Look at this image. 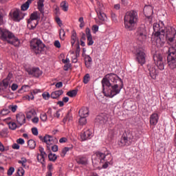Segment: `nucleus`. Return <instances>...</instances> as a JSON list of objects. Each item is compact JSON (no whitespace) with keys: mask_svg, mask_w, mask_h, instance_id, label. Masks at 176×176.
<instances>
[{"mask_svg":"<svg viewBox=\"0 0 176 176\" xmlns=\"http://www.w3.org/2000/svg\"><path fill=\"white\" fill-rule=\"evenodd\" d=\"M101 82L105 97H109V98H113L115 96L120 94L124 85L122 78L114 73L106 74Z\"/></svg>","mask_w":176,"mask_h":176,"instance_id":"f257e3e1","label":"nucleus"},{"mask_svg":"<svg viewBox=\"0 0 176 176\" xmlns=\"http://www.w3.org/2000/svg\"><path fill=\"white\" fill-rule=\"evenodd\" d=\"M153 31L155 32V36L156 37L157 41L164 43L166 38L168 43H173L175 38V29L171 28V26L166 28L162 21H160L158 23H154Z\"/></svg>","mask_w":176,"mask_h":176,"instance_id":"f03ea898","label":"nucleus"},{"mask_svg":"<svg viewBox=\"0 0 176 176\" xmlns=\"http://www.w3.org/2000/svg\"><path fill=\"white\" fill-rule=\"evenodd\" d=\"M139 21L138 13L136 10L126 12L124 18V25L126 30L131 32L136 29Z\"/></svg>","mask_w":176,"mask_h":176,"instance_id":"7ed1b4c3","label":"nucleus"},{"mask_svg":"<svg viewBox=\"0 0 176 176\" xmlns=\"http://www.w3.org/2000/svg\"><path fill=\"white\" fill-rule=\"evenodd\" d=\"M133 138L134 133L133 130H126L120 140L118 141V145L120 146H128L132 144Z\"/></svg>","mask_w":176,"mask_h":176,"instance_id":"20e7f679","label":"nucleus"},{"mask_svg":"<svg viewBox=\"0 0 176 176\" xmlns=\"http://www.w3.org/2000/svg\"><path fill=\"white\" fill-rule=\"evenodd\" d=\"M14 34L8 30L7 29H3L0 28V39L3 41V42H8L10 45H14V41H10V39H14Z\"/></svg>","mask_w":176,"mask_h":176,"instance_id":"39448f33","label":"nucleus"},{"mask_svg":"<svg viewBox=\"0 0 176 176\" xmlns=\"http://www.w3.org/2000/svg\"><path fill=\"white\" fill-rule=\"evenodd\" d=\"M30 47L32 51L38 55V54H41L44 51L45 45L42 43L41 40L33 38L30 42Z\"/></svg>","mask_w":176,"mask_h":176,"instance_id":"423d86ee","label":"nucleus"},{"mask_svg":"<svg viewBox=\"0 0 176 176\" xmlns=\"http://www.w3.org/2000/svg\"><path fill=\"white\" fill-rule=\"evenodd\" d=\"M168 65L170 69L176 67V50L174 47H170L168 50L167 56Z\"/></svg>","mask_w":176,"mask_h":176,"instance_id":"0eeeda50","label":"nucleus"},{"mask_svg":"<svg viewBox=\"0 0 176 176\" xmlns=\"http://www.w3.org/2000/svg\"><path fill=\"white\" fill-rule=\"evenodd\" d=\"M41 18L39 12H33L30 14V17L28 21V25H31L32 29H35L38 24V20Z\"/></svg>","mask_w":176,"mask_h":176,"instance_id":"6e6552de","label":"nucleus"},{"mask_svg":"<svg viewBox=\"0 0 176 176\" xmlns=\"http://www.w3.org/2000/svg\"><path fill=\"white\" fill-rule=\"evenodd\" d=\"M155 64L160 70H164L166 65V60L164 59L161 54H155L153 55Z\"/></svg>","mask_w":176,"mask_h":176,"instance_id":"1a4fd4ad","label":"nucleus"},{"mask_svg":"<svg viewBox=\"0 0 176 176\" xmlns=\"http://www.w3.org/2000/svg\"><path fill=\"white\" fill-rule=\"evenodd\" d=\"M96 156H98V157H99L100 162H102V160H105V163H104V165H102V167L104 168H107L108 166H109V160H112L113 157L111 155V153H103L102 152H97L96 153Z\"/></svg>","mask_w":176,"mask_h":176,"instance_id":"9d476101","label":"nucleus"},{"mask_svg":"<svg viewBox=\"0 0 176 176\" xmlns=\"http://www.w3.org/2000/svg\"><path fill=\"white\" fill-rule=\"evenodd\" d=\"M147 32L145 26H140L136 33V38L139 41L143 42L146 40Z\"/></svg>","mask_w":176,"mask_h":176,"instance_id":"9b49d317","label":"nucleus"},{"mask_svg":"<svg viewBox=\"0 0 176 176\" xmlns=\"http://www.w3.org/2000/svg\"><path fill=\"white\" fill-rule=\"evenodd\" d=\"M146 55L143 50H138L136 52V60L140 65H144Z\"/></svg>","mask_w":176,"mask_h":176,"instance_id":"f8f14e48","label":"nucleus"},{"mask_svg":"<svg viewBox=\"0 0 176 176\" xmlns=\"http://www.w3.org/2000/svg\"><path fill=\"white\" fill-rule=\"evenodd\" d=\"M147 69L148 70V74L151 78L155 80L157 76L159 74L158 70L156 69L154 65H147Z\"/></svg>","mask_w":176,"mask_h":176,"instance_id":"ddd939ff","label":"nucleus"},{"mask_svg":"<svg viewBox=\"0 0 176 176\" xmlns=\"http://www.w3.org/2000/svg\"><path fill=\"white\" fill-rule=\"evenodd\" d=\"M26 72H28V74H31L32 76H34V77H40L42 76V70L39 69V67H29L25 69Z\"/></svg>","mask_w":176,"mask_h":176,"instance_id":"4468645a","label":"nucleus"},{"mask_svg":"<svg viewBox=\"0 0 176 176\" xmlns=\"http://www.w3.org/2000/svg\"><path fill=\"white\" fill-rule=\"evenodd\" d=\"M93 137V133L91 130H83L80 134V138L82 141H86V140H90Z\"/></svg>","mask_w":176,"mask_h":176,"instance_id":"2eb2a0df","label":"nucleus"},{"mask_svg":"<svg viewBox=\"0 0 176 176\" xmlns=\"http://www.w3.org/2000/svg\"><path fill=\"white\" fill-rule=\"evenodd\" d=\"M10 16L14 21H20L21 18L20 17V10H13L10 11Z\"/></svg>","mask_w":176,"mask_h":176,"instance_id":"dca6fc26","label":"nucleus"},{"mask_svg":"<svg viewBox=\"0 0 176 176\" xmlns=\"http://www.w3.org/2000/svg\"><path fill=\"white\" fill-rule=\"evenodd\" d=\"M54 140L55 138L52 137V135H46L44 137V142L47 144V148L48 149H50V145H53L54 144Z\"/></svg>","mask_w":176,"mask_h":176,"instance_id":"f3484780","label":"nucleus"},{"mask_svg":"<svg viewBox=\"0 0 176 176\" xmlns=\"http://www.w3.org/2000/svg\"><path fill=\"white\" fill-rule=\"evenodd\" d=\"M107 120L108 119L105 115H98L95 119V123H96V124H104V123L107 122Z\"/></svg>","mask_w":176,"mask_h":176,"instance_id":"a211bd4d","label":"nucleus"},{"mask_svg":"<svg viewBox=\"0 0 176 176\" xmlns=\"http://www.w3.org/2000/svg\"><path fill=\"white\" fill-rule=\"evenodd\" d=\"M9 85H10V76L8 75L6 79H3L0 82V90L7 89L9 87Z\"/></svg>","mask_w":176,"mask_h":176,"instance_id":"6ab92c4d","label":"nucleus"},{"mask_svg":"<svg viewBox=\"0 0 176 176\" xmlns=\"http://www.w3.org/2000/svg\"><path fill=\"white\" fill-rule=\"evenodd\" d=\"M159 119L160 118H159L158 113H152V115L150 116V120H149L150 125L156 126V124H157L158 123Z\"/></svg>","mask_w":176,"mask_h":176,"instance_id":"aec40b11","label":"nucleus"},{"mask_svg":"<svg viewBox=\"0 0 176 176\" xmlns=\"http://www.w3.org/2000/svg\"><path fill=\"white\" fill-rule=\"evenodd\" d=\"M144 13L146 17L150 18L151 14H153V10L152 6H151V5H147L146 6H144Z\"/></svg>","mask_w":176,"mask_h":176,"instance_id":"412c9836","label":"nucleus"},{"mask_svg":"<svg viewBox=\"0 0 176 176\" xmlns=\"http://www.w3.org/2000/svg\"><path fill=\"white\" fill-rule=\"evenodd\" d=\"M89 115V108L83 107L79 111V116H83L85 119H87V116Z\"/></svg>","mask_w":176,"mask_h":176,"instance_id":"4be33fe9","label":"nucleus"},{"mask_svg":"<svg viewBox=\"0 0 176 176\" xmlns=\"http://www.w3.org/2000/svg\"><path fill=\"white\" fill-rule=\"evenodd\" d=\"M63 93L64 91L63 89H58L57 91H54V92H52L51 97L52 98H58V97L62 96Z\"/></svg>","mask_w":176,"mask_h":176,"instance_id":"5701e85b","label":"nucleus"},{"mask_svg":"<svg viewBox=\"0 0 176 176\" xmlns=\"http://www.w3.org/2000/svg\"><path fill=\"white\" fill-rule=\"evenodd\" d=\"M76 162L79 164H87V157H86V156H77Z\"/></svg>","mask_w":176,"mask_h":176,"instance_id":"b1692460","label":"nucleus"},{"mask_svg":"<svg viewBox=\"0 0 176 176\" xmlns=\"http://www.w3.org/2000/svg\"><path fill=\"white\" fill-rule=\"evenodd\" d=\"M96 13L98 14V19L100 20H102V21H104L105 18L107 17V14L104 13V12H102L100 9L96 10Z\"/></svg>","mask_w":176,"mask_h":176,"instance_id":"393cba45","label":"nucleus"},{"mask_svg":"<svg viewBox=\"0 0 176 176\" xmlns=\"http://www.w3.org/2000/svg\"><path fill=\"white\" fill-rule=\"evenodd\" d=\"M44 2H45V0H39L37 2L38 9V10H40L41 13H44V9H43V6H45Z\"/></svg>","mask_w":176,"mask_h":176,"instance_id":"a878e982","label":"nucleus"},{"mask_svg":"<svg viewBox=\"0 0 176 176\" xmlns=\"http://www.w3.org/2000/svg\"><path fill=\"white\" fill-rule=\"evenodd\" d=\"M91 63H92V58L89 55H87V56H85L86 67L88 68L91 67Z\"/></svg>","mask_w":176,"mask_h":176,"instance_id":"bb28decb","label":"nucleus"},{"mask_svg":"<svg viewBox=\"0 0 176 176\" xmlns=\"http://www.w3.org/2000/svg\"><path fill=\"white\" fill-rule=\"evenodd\" d=\"M60 8H62V10H64V12H67L69 9L68 2H67V1H62V2H60Z\"/></svg>","mask_w":176,"mask_h":176,"instance_id":"cd10ccee","label":"nucleus"},{"mask_svg":"<svg viewBox=\"0 0 176 176\" xmlns=\"http://www.w3.org/2000/svg\"><path fill=\"white\" fill-rule=\"evenodd\" d=\"M36 112L34 109H31L28 112L26 113V118L27 119H32L34 116H36Z\"/></svg>","mask_w":176,"mask_h":176,"instance_id":"c85d7f7f","label":"nucleus"},{"mask_svg":"<svg viewBox=\"0 0 176 176\" xmlns=\"http://www.w3.org/2000/svg\"><path fill=\"white\" fill-rule=\"evenodd\" d=\"M28 146H29V148H30V149H34L36 146V141H34V140H29L28 141Z\"/></svg>","mask_w":176,"mask_h":176,"instance_id":"c756f323","label":"nucleus"},{"mask_svg":"<svg viewBox=\"0 0 176 176\" xmlns=\"http://www.w3.org/2000/svg\"><path fill=\"white\" fill-rule=\"evenodd\" d=\"M16 122L19 126H23V113L16 114Z\"/></svg>","mask_w":176,"mask_h":176,"instance_id":"7c9ffc66","label":"nucleus"},{"mask_svg":"<svg viewBox=\"0 0 176 176\" xmlns=\"http://www.w3.org/2000/svg\"><path fill=\"white\" fill-rule=\"evenodd\" d=\"M31 163L32 160H30V159H26L25 157H23V167H25V168H29Z\"/></svg>","mask_w":176,"mask_h":176,"instance_id":"2f4dec72","label":"nucleus"},{"mask_svg":"<svg viewBox=\"0 0 176 176\" xmlns=\"http://www.w3.org/2000/svg\"><path fill=\"white\" fill-rule=\"evenodd\" d=\"M8 134H9V131L8 128H3L2 131L0 132V135L3 138H6V137H8Z\"/></svg>","mask_w":176,"mask_h":176,"instance_id":"473e14b6","label":"nucleus"},{"mask_svg":"<svg viewBox=\"0 0 176 176\" xmlns=\"http://www.w3.org/2000/svg\"><path fill=\"white\" fill-rule=\"evenodd\" d=\"M3 9H0V25H3L5 22L3 21V17L5 16Z\"/></svg>","mask_w":176,"mask_h":176,"instance_id":"72a5a7b5","label":"nucleus"},{"mask_svg":"<svg viewBox=\"0 0 176 176\" xmlns=\"http://www.w3.org/2000/svg\"><path fill=\"white\" fill-rule=\"evenodd\" d=\"M76 94H78V91H76V89H72V91H68V92H67V96L69 97H75Z\"/></svg>","mask_w":176,"mask_h":176,"instance_id":"f704fd0d","label":"nucleus"},{"mask_svg":"<svg viewBox=\"0 0 176 176\" xmlns=\"http://www.w3.org/2000/svg\"><path fill=\"white\" fill-rule=\"evenodd\" d=\"M32 1L34 0H28L25 3H23V11L24 10H28V9L30 8V3H32Z\"/></svg>","mask_w":176,"mask_h":176,"instance_id":"c9c22d12","label":"nucleus"},{"mask_svg":"<svg viewBox=\"0 0 176 176\" xmlns=\"http://www.w3.org/2000/svg\"><path fill=\"white\" fill-rule=\"evenodd\" d=\"M57 157H58L57 155H56V153H52V152H51L48 155V158L50 159V160H52L53 162L56 160Z\"/></svg>","mask_w":176,"mask_h":176,"instance_id":"e433bc0d","label":"nucleus"},{"mask_svg":"<svg viewBox=\"0 0 176 176\" xmlns=\"http://www.w3.org/2000/svg\"><path fill=\"white\" fill-rule=\"evenodd\" d=\"M87 119H85L84 116H80L79 124H80L81 126H84L85 124H87Z\"/></svg>","mask_w":176,"mask_h":176,"instance_id":"4c0bfd02","label":"nucleus"},{"mask_svg":"<svg viewBox=\"0 0 176 176\" xmlns=\"http://www.w3.org/2000/svg\"><path fill=\"white\" fill-rule=\"evenodd\" d=\"M54 12L56 16H58L60 14V8L58 6V5H54L53 6Z\"/></svg>","mask_w":176,"mask_h":176,"instance_id":"58836bf2","label":"nucleus"},{"mask_svg":"<svg viewBox=\"0 0 176 176\" xmlns=\"http://www.w3.org/2000/svg\"><path fill=\"white\" fill-rule=\"evenodd\" d=\"M23 100H28V101H30V100H34V95L31 92L30 95H25V96H23Z\"/></svg>","mask_w":176,"mask_h":176,"instance_id":"ea45409f","label":"nucleus"},{"mask_svg":"<svg viewBox=\"0 0 176 176\" xmlns=\"http://www.w3.org/2000/svg\"><path fill=\"white\" fill-rule=\"evenodd\" d=\"M90 74H89V73H87V74H85V76H84L83 77V82H85V84H87V82H89V81L90 80Z\"/></svg>","mask_w":176,"mask_h":176,"instance_id":"a19ab883","label":"nucleus"},{"mask_svg":"<svg viewBox=\"0 0 176 176\" xmlns=\"http://www.w3.org/2000/svg\"><path fill=\"white\" fill-rule=\"evenodd\" d=\"M69 149H71V148L69 146H65V148L62 149V153H60V155L63 157L65 156L66 153L69 151Z\"/></svg>","mask_w":176,"mask_h":176,"instance_id":"79ce46f5","label":"nucleus"},{"mask_svg":"<svg viewBox=\"0 0 176 176\" xmlns=\"http://www.w3.org/2000/svg\"><path fill=\"white\" fill-rule=\"evenodd\" d=\"M65 32L63 29H60V32H59V36L60 37V40H65Z\"/></svg>","mask_w":176,"mask_h":176,"instance_id":"37998d69","label":"nucleus"},{"mask_svg":"<svg viewBox=\"0 0 176 176\" xmlns=\"http://www.w3.org/2000/svg\"><path fill=\"white\" fill-rule=\"evenodd\" d=\"M111 17L112 21H114V23H117L118 21V17L116 13H114L113 12H111Z\"/></svg>","mask_w":176,"mask_h":176,"instance_id":"c03bdc74","label":"nucleus"},{"mask_svg":"<svg viewBox=\"0 0 176 176\" xmlns=\"http://www.w3.org/2000/svg\"><path fill=\"white\" fill-rule=\"evenodd\" d=\"M47 168L50 171V176H52L53 175V170H54V166L52 165V163H49L47 166Z\"/></svg>","mask_w":176,"mask_h":176,"instance_id":"a18cd8bd","label":"nucleus"},{"mask_svg":"<svg viewBox=\"0 0 176 176\" xmlns=\"http://www.w3.org/2000/svg\"><path fill=\"white\" fill-rule=\"evenodd\" d=\"M93 44H94V41L93 40V37L91 34V32H90V34L88 38V43H87V45H93Z\"/></svg>","mask_w":176,"mask_h":176,"instance_id":"49530a36","label":"nucleus"},{"mask_svg":"<svg viewBox=\"0 0 176 176\" xmlns=\"http://www.w3.org/2000/svg\"><path fill=\"white\" fill-rule=\"evenodd\" d=\"M16 127H17V124L15 122H10L9 123V128L11 130H16Z\"/></svg>","mask_w":176,"mask_h":176,"instance_id":"de8ad7c7","label":"nucleus"},{"mask_svg":"<svg viewBox=\"0 0 176 176\" xmlns=\"http://www.w3.org/2000/svg\"><path fill=\"white\" fill-rule=\"evenodd\" d=\"M10 113V110H9V109H3L1 111V115H3V116H5L6 115H8Z\"/></svg>","mask_w":176,"mask_h":176,"instance_id":"09e8293b","label":"nucleus"},{"mask_svg":"<svg viewBox=\"0 0 176 176\" xmlns=\"http://www.w3.org/2000/svg\"><path fill=\"white\" fill-rule=\"evenodd\" d=\"M9 111H12V112H16L17 110V105H10L8 106Z\"/></svg>","mask_w":176,"mask_h":176,"instance_id":"8fccbe9b","label":"nucleus"},{"mask_svg":"<svg viewBox=\"0 0 176 176\" xmlns=\"http://www.w3.org/2000/svg\"><path fill=\"white\" fill-rule=\"evenodd\" d=\"M13 173H14V167H10L7 172L8 175H13Z\"/></svg>","mask_w":176,"mask_h":176,"instance_id":"3c124183","label":"nucleus"},{"mask_svg":"<svg viewBox=\"0 0 176 176\" xmlns=\"http://www.w3.org/2000/svg\"><path fill=\"white\" fill-rule=\"evenodd\" d=\"M39 151H40V154L37 155V159L38 162H41V163H43L42 148H40Z\"/></svg>","mask_w":176,"mask_h":176,"instance_id":"603ef678","label":"nucleus"},{"mask_svg":"<svg viewBox=\"0 0 176 176\" xmlns=\"http://www.w3.org/2000/svg\"><path fill=\"white\" fill-rule=\"evenodd\" d=\"M16 176H23V167L18 168Z\"/></svg>","mask_w":176,"mask_h":176,"instance_id":"864d4df0","label":"nucleus"},{"mask_svg":"<svg viewBox=\"0 0 176 176\" xmlns=\"http://www.w3.org/2000/svg\"><path fill=\"white\" fill-rule=\"evenodd\" d=\"M80 45L78 43L76 45V56L78 58V56H80Z\"/></svg>","mask_w":176,"mask_h":176,"instance_id":"5fc2aeb1","label":"nucleus"},{"mask_svg":"<svg viewBox=\"0 0 176 176\" xmlns=\"http://www.w3.org/2000/svg\"><path fill=\"white\" fill-rule=\"evenodd\" d=\"M41 120L43 121V122H46L47 119V114L43 113H41Z\"/></svg>","mask_w":176,"mask_h":176,"instance_id":"6e6d98bb","label":"nucleus"},{"mask_svg":"<svg viewBox=\"0 0 176 176\" xmlns=\"http://www.w3.org/2000/svg\"><path fill=\"white\" fill-rule=\"evenodd\" d=\"M41 155H42V159H43V163H44L45 159L47 156V153L45 152L43 148H41Z\"/></svg>","mask_w":176,"mask_h":176,"instance_id":"4d7b16f0","label":"nucleus"},{"mask_svg":"<svg viewBox=\"0 0 176 176\" xmlns=\"http://www.w3.org/2000/svg\"><path fill=\"white\" fill-rule=\"evenodd\" d=\"M43 98H44V100H49V98H50V94H49V92H44V94H43Z\"/></svg>","mask_w":176,"mask_h":176,"instance_id":"13d9d810","label":"nucleus"},{"mask_svg":"<svg viewBox=\"0 0 176 176\" xmlns=\"http://www.w3.org/2000/svg\"><path fill=\"white\" fill-rule=\"evenodd\" d=\"M115 134H116V131L113 129L109 130V137H110V138H112Z\"/></svg>","mask_w":176,"mask_h":176,"instance_id":"bf43d9fd","label":"nucleus"},{"mask_svg":"<svg viewBox=\"0 0 176 176\" xmlns=\"http://www.w3.org/2000/svg\"><path fill=\"white\" fill-rule=\"evenodd\" d=\"M99 30V26H98V25H94V26H92V32L94 33H97V32H98Z\"/></svg>","mask_w":176,"mask_h":176,"instance_id":"052dcab7","label":"nucleus"},{"mask_svg":"<svg viewBox=\"0 0 176 176\" xmlns=\"http://www.w3.org/2000/svg\"><path fill=\"white\" fill-rule=\"evenodd\" d=\"M85 32H86V35L87 38V43H89V38L91 34V30L89 28H87Z\"/></svg>","mask_w":176,"mask_h":176,"instance_id":"680f3d73","label":"nucleus"},{"mask_svg":"<svg viewBox=\"0 0 176 176\" xmlns=\"http://www.w3.org/2000/svg\"><path fill=\"white\" fill-rule=\"evenodd\" d=\"M32 133L34 134V135H38V131L37 127H33L32 129Z\"/></svg>","mask_w":176,"mask_h":176,"instance_id":"e2e57ef3","label":"nucleus"},{"mask_svg":"<svg viewBox=\"0 0 176 176\" xmlns=\"http://www.w3.org/2000/svg\"><path fill=\"white\" fill-rule=\"evenodd\" d=\"M72 40L74 41V43H75V41H76L77 40V34L76 32H73L72 34Z\"/></svg>","mask_w":176,"mask_h":176,"instance_id":"0e129e2a","label":"nucleus"},{"mask_svg":"<svg viewBox=\"0 0 176 176\" xmlns=\"http://www.w3.org/2000/svg\"><path fill=\"white\" fill-rule=\"evenodd\" d=\"M19 87V85H17V84H12L11 86V89L12 90V91H15V90H17V88Z\"/></svg>","mask_w":176,"mask_h":176,"instance_id":"69168bd1","label":"nucleus"},{"mask_svg":"<svg viewBox=\"0 0 176 176\" xmlns=\"http://www.w3.org/2000/svg\"><path fill=\"white\" fill-rule=\"evenodd\" d=\"M51 147H52V150L53 151V152H57V151H58V145H54V144H53Z\"/></svg>","mask_w":176,"mask_h":176,"instance_id":"338daca9","label":"nucleus"},{"mask_svg":"<svg viewBox=\"0 0 176 176\" xmlns=\"http://www.w3.org/2000/svg\"><path fill=\"white\" fill-rule=\"evenodd\" d=\"M54 45H55V47H56V48H60V47H61V44H60V41H58V40H56L54 42Z\"/></svg>","mask_w":176,"mask_h":176,"instance_id":"774afa93","label":"nucleus"}]
</instances>
